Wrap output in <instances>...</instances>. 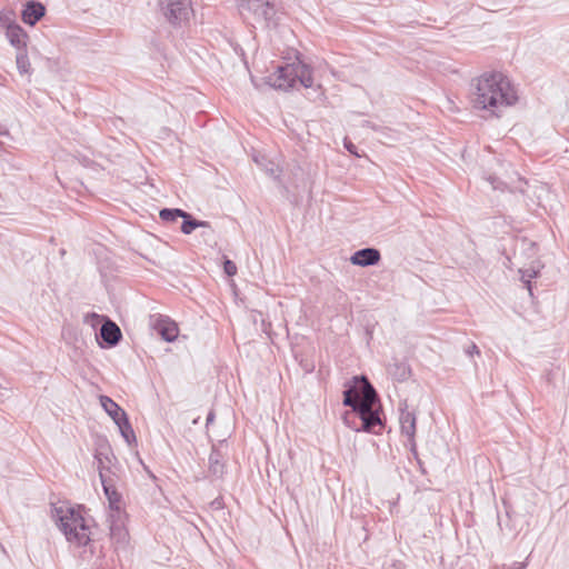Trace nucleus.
I'll use <instances>...</instances> for the list:
<instances>
[{
	"mask_svg": "<svg viewBox=\"0 0 569 569\" xmlns=\"http://www.w3.org/2000/svg\"><path fill=\"white\" fill-rule=\"evenodd\" d=\"M352 385L343 391V405L352 408L346 412L343 421L356 431L377 432L382 427L378 410V395L367 377H353Z\"/></svg>",
	"mask_w": 569,
	"mask_h": 569,
	"instance_id": "nucleus-1",
	"label": "nucleus"
},
{
	"mask_svg": "<svg viewBox=\"0 0 569 569\" xmlns=\"http://www.w3.org/2000/svg\"><path fill=\"white\" fill-rule=\"evenodd\" d=\"M518 96L510 80L500 72L485 73L473 83L471 102L473 108L498 113L517 102Z\"/></svg>",
	"mask_w": 569,
	"mask_h": 569,
	"instance_id": "nucleus-2",
	"label": "nucleus"
},
{
	"mask_svg": "<svg viewBox=\"0 0 569 569\" xmlns=\"http://www.w3.org/2000/svg\"><path fill=\"white\" fill-rule=\"evenodd\" d=\"M53 518L68 542L81 547L90 541V528L81 510L69 506L53 508Z\"/></svg>",
	"mask_w": 569,
	"mask_h": 569,
	"instance_id": "nucleus-3",
	"label": "nucleus"
},
{
	"mask_svg": "<svg viewBox=\"0 0 569 569\" xmlns=\"http://www.w3.org/2000/svg\"><path fill=\"white\" fill-rule=\"evenodd\" d=\"M266 79L270 87L281 90L293 88L297 82L305 88H311L313 84L311 69L299 60L278 66Z\"/></svg>",
	"mask_w": 569,
	"mask_h": 569,
	"instance_id": "nucleus-4",
	"label": "nucleus"
},
{
	"mask_svg": "<svg viewBox=\"0 0 569 569\" xmlns=\"http://www.w3.org/2000/svg\"><path fill=\"white\" fill-rule=\"evenodd\" d=\"M158 8L166 21L174 28L187 24L193 14L191 0H158Z\"/></svg>",
	"mask_w": 569,
	"mask_h": 569,
	"instance_id": "nucleus-5",
	"label": "nucleus"
},
{
	"mask_svg": "<svg viewBox=\"0 0 569 569\" xmlns=\"http://www.w3.org/2000/svg\"><path fill=\"white\" fill-rule=\"evenodd\" d=\"M239 7L242 13L248 11L257 21L266 23L271 21L277 12L273 0H240Z\"/></svg>",
	"mask_w": 569,
	"mask_h": 569,
	"instance_id": "nucleus-6",
	"label": "nucleus"
},
{
	"mask_svg": "<svg viewBox=\"0 0 569 569\" xmlns=\"http://www.w3.org/2000/svg\"><path fill=\"white\" fill-rule=\"evenodd\" d=\"M151 326L161 338L168 342H172L179 335L178 325L172 321L169 317L161 315L151 317Z\"/></svg>",
	"mask_w": 569,
	"mask_h": 569,
	"instance_id": "nucleus-7",
	"label": "nucleus"
},
{
	"mask_svg": "<svg viewBox=\"0 0 569 569\" xmlns=\"http://www.w3.org/2000/svg\"><path fill=\"white\" fill-rule=\"evenodd\" d=\"M110 538L116 548H123L128 543L129 533L124 527L121 515H110Z\"/></svg>",
	"mask_w": 569,
	"mask_h": 569,
	"instance_id": "nucleus-8",
	"label": "nucleus"
},
{
	"mask_svg": "<svg viewBox=\"0 0 569 569\" xmlns=\"http://www.w3.org/2000/svg\"><path fill=\"white\" fill-rule=\"evenodd\" d=\"M111 449L109 446H100L99 449L96 451L94 459L97 461V467L99 470V477L102 481V475L103 478H112L114 477V472L112 470L111 466Z\"/></svg>",
	"mask_w": 569,
	"mask_h": 569,
	"instance_id": "nucleus-9",
	"label": "nucleus"
},
{
	"mask_svg": "<svg viewBox=\"0 0 569 569\" xmlns=\"http://www.w3.org/2000/svg\"><path fill=\"white\" fill-rule=\"evenodd\" d=\"M101 485H102L104 495L108 499L109 507H110L111 511L113 512L112 515L120 516L121 515L122 497L116 489L114 478L112 477V478L107 479V478L102 477Z\"/></svg>",
	"mask_w": 569,
	"mask_h": 569,
	"instance_id": "nucleus-10",
	"label": "nucleus"
},
{
	"mask_svg": "<svg viewBox=\"0 0 569 569\" xmlns=\"http://www.w3.org/2000/svg\"><path fill=\"white\" fill-rule=\"evenodd\" d=\"M381 259L380 251L376 248H365L356 251L350 257V262L355 266L369 267L377 264Z\"/></svg>",
	"mask_w": 569,
	"mask_h": 569,
	"instance_id": "nucleus-11",
	"label": "nucleus"
},
{
	"mask_svg": "<svg viewBox=\"0 0 569 569\" xmlns=\"http://www.w3.org/2000/svg\"><path fill=\"white\" fill-rule=\"evenodd\" d=\"M401 433L407 437L409 443L415 447V436H416V423L417 418L416 415L411 411H408L407 408L400 409L399 417Z\"/></svg>",
	"mask_w": 569,
	"mask_h": 569,
	"instance_id": "nucleus-12",
	"label": "nucleus"
},
{
	"mask_svg": "<svg viewBox=\"0 0 569 569\" xmlns=\"http://www.w3.org/2000/svg\"><path fill=\"white\" fill-rule=\"evenodd\" d=\"M6 37L18 51L27 50L28 33L17 23L7 26Z\"/></svg>",
	"mask_w": 569,
	"mask_h": 569,
	"instance_id": "nucleus-13",
	"label": "nucleus"
},
{
	"mask_svg": "<svg viewBox=\"0 0 569 569\" xmlns=\"http://www.w3.org/2000/svg\"><path fill=\"white\" fill-rule=\"evenodd\" d=\"M46 13V8L41 2L29 1L22 10L21 18L26 24L34 26Z\"/></svg>",
	"mask_w": 569,
	"mask_h": 569,
	"instance_id": "nucleus-14",
	"label": "nucleus"
},
{
	"mask_svg": "<svg viewBox=\"0 0 569 569\" xmlns=\"http://www.w3.org/2000/svg\"><path fill=\"white\" fill-rule=\"evenodd\" d=\"M100 337L110 347L116 346L122 335L120 328L110 319H107L100 328Z\"/></svg>",
	"mask_w": 569,
	"mask_h": 569,
	"instance_id": "nucleus-15",
	"label": "nucleus"
},
{
	"mask_svg": "<svg viewBox=\"0 0 569 569\" xmlns=\"http://www.w3.org/2000/svg\"><path fill=\"white\" fill-rule=\"evenodd\" d=\"M100 403H101L102 408L104 409V411L114 421L116 425H117V421H121V419H123L127 416L124 410L121 407H119V405L116 403L108 396H101Z\"/></svg>",
	"mask_w": 569,
	"mask_h": 569,
	"instance_id": "nucleus-16",
	"label": "nucleus"
},
{
	"mask_svg": "<svg viewBox=\"0 0 569 569\" xmlns=\"http://www.w3.org/2000/svg\"><path fill=\"white\" fill-rule=\"evenodd\" d=\"M209 472L216 478H221L224 473L223 455L216 448H212L209 456Z\"/></svg>",
	"mask_w": 569,
	"mask_h": 569,
	"instance_id": "nucleus-17",
	"label": "nucleus"
},
{
	"mask_svg": "<svg viewBox=\"0 0 569 569\" xmlns=\"http://www.w3.org/2000/svg\"><path fill=\"white\" fill-rule=\"evenodd\" d=\"M181 218L183 219L181 224V232L184 234L192 233L197 228L210 227V223L208 221L197 220L186 211L183 212V216Z\"/></svg>",
	"mask_w": 569,
	"mask_h": 569,
	"instance_id": "nucleus-18",
	"label": "nucleus"
},
{
	"mask_svg": "<svg viewBox=\"0 0 569 569\" xmlns=\"http://www.w3.org/2000/svg\"><path fill=\"white\" fill-rule=\"evenodd\" d=\"M16 63L19 72L21 74L29 73L31 70V64L29 61L28 52L27 50L18 51L16 57Z\"/></svg>",
	"mask_w": 569,
	"mask_h": 569,
	"instance_id": "nucleus-19",
	"label": "nucleus"
},
{
	"mask_svg": "<svg viewBox=\"0 0 569 569\" xmlns=\"http://www.w3.org/2000/svg\"><path fill=\"white\" fill-rule=\"evenodd\" d=\"M117 426H118L122 437L126 439V441L128 443H130L131 440H133L136 438L133 429H132L127 416L123 419H121V421H117Z\"/></svg>",
	"mask_w": 569,
	"mask_h": 569,
	"instance_id": "nucleus-20",
	"label": "nucleus"
},
{
	"mask_svg": "<svg viewBox=\"0 0 569 569\" xmlns=\"http://www.w3.org/2000/svg\"><path fill=\"white\" fill-rule=\"evenodd\" d=\"M183 210L182 209H162L160 210V218L162 221H166V222H173L176 221L178 218H181L183 216Z\"/></svg>",
	"mask_w": 569,
	"mask_h": 569,
	"instance_id": "nucleus-21",
	"label": "nucleus"
},
{
	"mask_svg": "<svg viewBox=\"0 0 569 569\" xmlns=\"http://www.w3.org/2000/svg\"><path fill=\"white\" fill-rule=\"evenodd\" d=\"M520 272L522 273L521 278L522 280L526 282L527 284V289L529 290V292L531 293V283H530V279L537 277L538 274V271L530 268V269H526V270H520Z\"/></svg>",
	"mask_w": 569,
	"mask_h": 569,
	"instance_id": "nucleus-22",
	"label": "nucleus"
},
{
	"mask_svg": "<svg viewBox=\"0 0 569 569\" xmlns=\"http://www.w3.org/2000/svg\"><path fill=\"white\" fill-rule=\"evenodd\" d=\"M223 269H224V272L229 276V277H232L237 273V266L233 261L229 260V259H226L224 262H223Z\"/></svg>",
	"mask_w": 569,
	"mask_h": 569,
	"instance_id": "nucleus-23",
	"label": "nucleus"
},
{
	"mask_svg": "<svg viewBox=\"0 0 569 569\" xmlns=\"http://www.w3.org/2000/svg\"><path fill=\"white\" fill-rule=\"evenodd\" d=\"M488 181L492 186L493 189L503 190V183L496 177H489Z\"/></svg>",
	"mask_w": 569,
	"mask_h": 569,
	"instance_id": "nucleus-24",
	"label": "nucleus"
},
{
	"mask_svg": "<svg viewBox=\"0 0 569 569\" xmlns=\"http://www.w3.org/2000/svg\"><path fill=\"white\" fill-rule=\"evenodd\" d=\"M467 355L469 356H472V355H480V350L479 348L477 347L476 343H471L468 349L466 350Z\"/></svg>",
	"mask_w": 569,
	"mask_h": 569,
	"instance_id": "nucleus-25",
	"label": "nucleus"
},
{
	"mask_svg": "<svg viewBox=\"0 0 569 569\" xmlns=\"http://www.w3.org/2000/svg\"><path fill=\"white\" fill-rule=\"evenodd\" d=\"M528 566L527 561L522 562H513L511 566H509L507 569H526Z\"/></svg>",
	"mask_w": 569,
	"mask_h": 569,
	"instance_id": "nucleus-26",
	"label": "nucleus"
},
{
	"mask_svg": "<svg viewBox=\"0 0 569 569\" xmlns=\"http://www.w3.org/2000/svg\"><path fill=\"white\" fill-rule=\"evenodd\" d=\"M345 147L347 148V150H348L350 153L358 156L357 150H356V149H357V148H356V146H353L350 141H347V140H346V141H345Z\"/></svg>",
	"mask_w": 569,
	"mask_h": 569,
	"instance_id": "nucleus-27",
	"label": "nucleus"
},
{
	"mask_svg": "<svg viewBox=\"0 0 569 569\" xmlns=\"http://www.w3.org/2000/svg\"><path fill=\"white\" fill-rule=\"evenodd\" d=\"M9 21V18L6 13L0 12V23L4 24Z\"/></svg>",
	"mask_w": 569,
	"mask_h": 569,
	"instance_id": "nucleus-28",
	"label": "nucleus"
},
{
	"mask_svg": "<svg viewBox=\"0 0 569 569\" xmlns=\"http://www.w3.org/2000/svg\"><path fill=\"white\" fill-rule=\"evenodd\" d=\"M214 419V413L213 411H210L207 416V425H209L210 422H212Z\"/></svg>",
	"mask_w": 569,
	"mask_h": 569,
	"instance_id": "nucleus-29",
	"label": "nucleus"
},
{
	"mask_svg": "<svg viewBox=\"0 0 569 569\" xmlns=\"http://www.w3.org/2000/svg\"><path fill=\"white\" fill-rule=\"evenodd\" d=\"M278 172H279L278 168H273V167H272V168H269V173H270L271 176L277 177V176H278Z\"/></svg>",
	"mask_w": 569,
	"mask_h": 569,
	"instance_id": "nucleus-30",
	"label": "nucleus"
}]
</instances>
